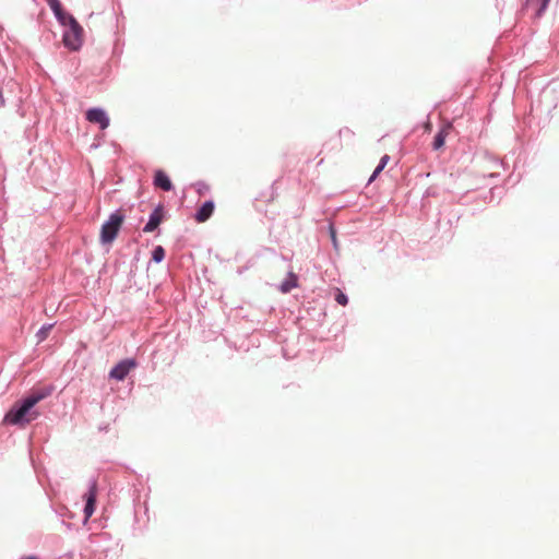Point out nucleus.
Instances as JSON below:
<instances>
[{"label": "nucleus", "mask_w": 559, "mask_h": 559, "mask_svg": "<svg viewBox=\"0 0 559 559\" xmlns=\"http://www.w3.org/2000/svg\"><path fill=\"white\" fill-rule=\"evenodd\" d=\"M43 395L33 394L27 396L21 404H15L5 415L4 421L11 425H25L34 420L38 413L34 406L43 399Z\"/></svg>", "instance_id": "f257e3e1"}, {"label": "nucleus", "mask_w": 559, "mask_h": 559, "mask_svg": "<svg viewBox=\"0 0 559 559\" xmlns=\"http://www.w3.org/2000/svg\"><path fill=\"white\" fill-rule=\"evenodd\" d=\"M60 23L66 27L63 44L71 50H79L83 44L84 31L73 15L66 16Z\"/></svg>", "instance_id": "f03ea898"}, {"label": "nucleus", "mask_w": 559, "mask_h": 559, "mask_svg": "<svg viewBox=\"0 0 559 559\" xmlns=\"http://www.w3.org/2000/svg\"><path fill=\"white\" fill-rule=\"evenodd\" d=\"M123 221L124 215L120 211L112 213L102 226L100 241L103 243H111L117 237Z\"/></svg>", "instance_id": "7ed1b4c3"}, {"label": "nucleus", "mask_w": 559, "mask_h": 559, "mask_svg": "<svg viewBox=\"0 0 559 559\" xmlns=\"http://www.w3.org/2000/svg\"><path fill=\"white\" fill-rule=\"evenodd\" d=\"M136 362L134 359H124L118 362L109 372V377L118 381H122L128 373L134 369Z\"/></svg>", "instance_id": "20e7f679"}, {"label": "nucleus", "mask_w": 559, "mask_h": 559, "mask_svg": "<svg viewBox=\"0 0 559 559\" xmlns=\"http://www.w3.org/2000/svg\"><path fill=\"white\" fill-rule=\"evenodd\" d=\"M85 116L88 122L99 124L102 130H105L109 126V118L105 110L100 108H91L86 111Z\"/></svg>", "instance_id": "39448f33"}, {"label": "nucleus", "mask_w": 559, "mask_h": 559, "mask_svg": "<svg viewBox=\"0 0 559 559\" xmlns=\"http://www.w3.org/2000/svg\"><path fill=\"white\" fill-rule=\"evenodd\" d=\"M96 496H97V485L94 481L91 485L88 492L85 495V499H86V503H85V508H84L85 521H87L93 515V513L95 511Z\"/></svg>", "instance_id": "423d86ee"}, {"label": "nucleus", "mask_w": 559, "mask_h": 559, "mask_svg": "<svg viewBox=\"0 0 559 559\" xmlns=\"http://www.w3.org/2000/svg\"><path fill=\"white\" fill-rule=\"evenodd\" d=\"M164 218V211L162 206H157L153 213L150 215V219L143 228L144 233L154 231Z\"/></svg>", "instance_id": "0eeeda50"}, {"label": "nucleus", "mask_w": 559, "mask_h": 559, "mask_svg": "<svg viewBox=\"0 0 559 559\" xmlns=\"http://www.w3.org/2000/svg\"><path fill=\"white\" fill-rule=\"evenodd\" d=\"M154 185L164 191H170L173 183L167 174L164 170H156L154 175Z\"/></svg>", "instance_id": "6e6552de"}, {"label": "nucleus", "mask_w": 559, "mask_h": 559, "mask_svg": "<svg viewBox=\"0 0 559 559\" xmlns=\"http://www.w3.org/2000/svg\"><path fill=\"white\" fill-rule=\"evenodd\" d=\"M451 130H452L451 122H448L442 126V128L438 131V133L435 136L433 143H432L433 150H440L444 145L445 139L449 135Z\"/></svg>", "instance_id": "1a4fd4ad"}, {"label": "nucleus", "mask_w": 559, "mask_h": 559, "mask_svg": "<svg viewBox=\"0 0 559 559\" xmlns=\"http://www.w3.org/2000/svg\"><path fill=\"white\" fill-rule=\"evenodd\" d=\"M215 209L213 201H206L197 212L195 221L198 223L206 222L213 214Z\"/></svg>", "instance_id": "9d476101"}, {"label": "nucleus", "mask_w": 559, "mask_h": 559, "mask_svg": "<svg viewBox=\"0 0 559 559\" xmlns=\"http://www.w3.org/2000/svg\"><path fill=\"white\" fill-rule=\"evenodd\" d=\"M550 0H526L525 7L535 10V17H540L546 11Z\"/></svg>", "instance_id": "9b49d317"}, {"label": "nucleus", "mask_w": 559, "mask_h": 559, "mask_svg": "<svg viewBox=\"0 0 559 559\" xmlns=\"http://www.w3.org/2000/svg\"><path fill=\"white\" fill-rule=\"evenodd\" d=\"M297 285H298L297 275L293 272H289L287 278L281 285V292L288 293L293 288L297 287Z\"/></svg>", "instance_id": "f8f14e48"}, {"label": "nucleus", "mask_w": 559, "mask_h": 559, "mask_svg": "<svg viewBox=\"0 0 559 559\" xmlns=\"http://www.w3.org/2000/svg\"><path fill=\"white\" fill-rule=\"evenodd\" d=\"M50 9L53 11L58 21L64 20L66 16H69L70 13L63 11L62 5L59 0H47Z\"/></svg>", "instance_id": "ddd939ff"}, {"label": "nucleus", "mask_w": 559, "mask_h": 559, "mask_svg": "<svg viewBox=\"0 0 559 559\" xmlns=\"http://www.w3.org/2000/svg\"><path fill=\"white\" fill-rule=\"evenodd\" d=\"M165 258V250L162 246H157L154 250H153V254H152V259L155 261V262H160L163 261V259Z\"/></svg>", "instance_id": "4468645a"}, {"label": "nucleus", "mask_w": 559, "mask_h": 559, "mask_svg": "<svg viewBox=\"0 0 559 559\" xmlns=\"http://www.w3.org/2000/svg\"><path fill=\"white\" fill-rule=\"evenodd\" d=\"M335 300L341 306H346L348 304L347 296L341 289H338V288L336 289Z\"/></svg>", "instance_id": "2eb2a0df"}, {"label": "nucleus", "mask_w": 559, "mask_h": 559, "mask_svg": "<svg viewBox=\"0 0 559 559\" xmlns=\"http://www.w3.org/2000/svg\"><path fill=\"white\" fill-rule=\"evenodd\" d=\"M51 328H52V325L49 324V325L43 326L38 331V333H37L38 342H41V341H44L47 337V335H48L49 331L51 330Z\"/></svg>", "instance_id": "dca6fc26"}, {"label": "nucleus", "mask_w": 559, "mask_h": 559, "mask_svg": "<svg viewBox=\"0 0 559 559\" xmlns=\"http://www.w3.org/2000/svg\"><path fill=\"white\" fill-rule=\"evenodd\" d=\"M384 167L385 166L380 163L374 169L372 176L370 177L369 182L373 181L378 177V175L384 169Z\"/></svg>", "instance_id": "f3484780"}, {"label": "nucleus", "mask_w": 559, "mask_h": 559, "mask_svg": "<svg viewBox=\"0 0 559 559\" xmlns=\"http://www.w3.org/2000/svg\"><path fill=\"white\" fill-rule=\"evenodd\" d=\"M389 159H390L389 155H384L381 157L380 163L383 164L384 166H386Z\"/></svg>", "instance_id": "a211bd4d"}, {"label": "nucleus", "mask_w": 559, "mask_h": 559, "mask_svg": "<svg viewBox=\"0 0 559 559\" xmlns=\"http://www.w3.org/2000/svg\"><path fill=\"white\" fill-rule=\"evenodd\" d=\"M332 240H333L334 246L336 247V238H335L334 231H332Z\"/></svg>", "instance_id": "6ab92c4d"}]
</instances>
